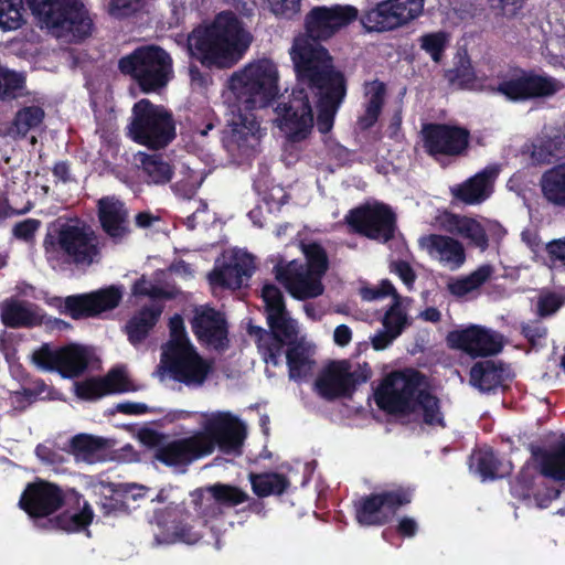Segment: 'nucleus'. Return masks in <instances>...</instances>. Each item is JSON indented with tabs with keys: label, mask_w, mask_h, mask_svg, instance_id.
<instances>
[{
	"label": "nucleus",
	"mask_w": 565,
	"mask_h": 565,
	"mask_svg": "<svg viewBox=\"0 0 565 565\" xmlns=\"http://www.w3.org/2000/svg\"><path fill=\"white\" fill-rule=\"evenodd\" d=\"M248 479L253 492L258 498L281 495L290 487L288 477L279 472H250Z\"/></svg>",
	"instance_id": "obj_37"
},
{
	"label": "nucleus",
	"mask_w": 565,
	"mask_h": 565,
	"mask_svg": "<svg viewBox=\"0 0 565 565\" xmlns=\"http://www.w3.org/2000/svg\"><path fill=\"white\" fill-rule=\"evenodd\" d=\"M140 168L148 184H166L171 181L174 168L162 154L140 153Z\"/></svg>",
	"instance_id": "obj_38"
},
{
	"label": "nucleus",
	"mask_w": 565,
	"mask_h": 565,
	"mask_svg": "<svg viewBox=\"0 0 565 565\" xmlns=\"http://www.w3.org/2000/svg\"><path fill=\"white\" fill-rule=\"evenodd\" d=\"M170 339L162 347L163 350H172L180 347L191 345V341L188 338L183 318L175 313L169 320Z\"/></svg>",
	"instance_id": "obj_57"
},
{
	"label": "nucleus",
	"mask_w": 565,
	"mask_h": 565,
	"mask_svg": "<svg viewBox=\"0 0 565 565\" xmlns=\"http://www.w3.org/2000/svg\"><path fill=\"white\" fill-rule=\"evenodd\" d=\"M191 504L199 519L212 516L216 512V504L212 493H209L207 487L198 488L191 493Z\"/></svg>",
	"instance_id": "obj_56"
},
{
	"label": "nucleus",
	"mask_w": 565,
	"mask_h": 565,
	"mask_svg": "<svg viewBox=\"0 0 565 565\" xmlns=\"http://www.w3.org/2000/svg\"><path fill=\"white\" fill-rule=\"evenodd\" d=\"M300 247L306 260L302 266L323 278L329 269V257L324 247L317 242H301Z\"/></svg>",
	"instance_id": "obj_46"
},
{
	"label": "nucleus",
	"mask_w": 565,
	"mask_h": 565,
	"mask_svg": "<svg viewBox=\"0 0 565 565\" xmlns=\"http://www.w3.org/2000/svg\"><path fill=\"white\" fill-rule=\"evenodd\" d=\"M278 82L277 65L267 57L249 63L228 78L235 97V103L228 105L231 118L224 137L228 147L245 150L253 147L250 140H258L259 122L253 110L273 104L279 95Z\"/></svg>",
	"instance_id": "obj_1"
},
{
	"label": "nucleus",
	"mask_w": 565,
	"mask_h": 565,
	"mask_svg": "<svg viewBox=\"0 0 565 565\" xmlns=\"http://www.w3.org/2000/svg\"><path fill=\"white\" fill-rule=\"evenodd\" d=\"M540 186L542 195L548 204L565 209V162L543 172Z\"/></svg>",
	"instance_id": "obj_33"
},
{
	"label": "nucleus",
	"mask_w": 565,
	"mask_h": 565,
	"mask_svg": "<svg viewBox=\"0 0 565 565\" xmlns=\"http://www.w3.org/2000/svg\"><path fill=\"white\" fill-rule=\"evenodd\" d=\"M535 472L532 468L523 467L510 481V493L527 507H532V493L536 487Z\"/></svg>",
	"instance_id": "obj_47"
},
{
	"label": "nucleus",
	"mask_w": 565,
	"mask_h": 565,
	"mask_svg": "<svg viewBox=\"0 0 565 565\" xmlns=\"http://www.w3.org/2000/svg\"><path fill=\"white\" fill-rule=\"evenodd\" d=\"M497 173L486 168L466 181L450 186L452 202L476 205L484 202L492 192V182Z\"/></svg>",
	"instance_id": "obj_26"
},
{
	"label": "nucleus",
	"mask_w": 565,
	"mask_h": 565,
	"mask_svg": "<svg viewBox=\"0 0 565 565\" xmlns=\"http://www.w3.org/2000/svg\"><path fill=\"white\" fill-rule=\"evenodd\" d=\"M446 343L449 349L465 352L472 359L492 356L503 349L502 335L479 324L449 331Z\"/></svg>",
	"instance_id": "obj_21"
},
{
	"label": "nucleus",
	"mask_w": 565,
	"mask_h": 565,
	"mask_svg": "<svg viewBox=\"0 0 565 565\" xmlns=\"http://www.w3.org/2000/svg\"><path fill=\"white\" fill-rule=\"evenodd\" d=\"M185 513V508L182 504L169 502L164 509H157L153 511V521L160 527H166L169 522L172 523V534L175 540L186 544H195L202 539V534L194 530L185 520L177 521V514Z\"/></svg>",
	"instance_id": "obj_28"
},
{
	"label": "nucleus",
	"mask_w": 565,
	"mask_h": 565,
	"mask_svg": "<svg viewBox=\"0 0 565 565\" xmlns=\"http://www.w3.org/2000/svg\"><path fill=\"white\" fill-rule=\"evenodd\" d=\"M354 514L356 522L362 526H382L391 522L377 492L354 502Z\"/></svg>",
	"instance_id": "obj_32"
},
{
	"label": "nucleus",
	"mask_w": 565,
	"mask_h": 565,
	"mask_svg": "<svg viewBox=\"0 0 565 565\" xmlns=\"http://www.w3.org/2000/svg\"><path fill=\"white\" fill-rule=\"evenodd\" d=\"M358 19L360 20L359 10L350 4L317 6L306 14L305 33L299 36H308L321 43Z\"/></svg>",
	"instance_id": "obj_18"
},
{
	"label": "nucleus",
	"mask_w": 565,
	"mask_h": 565,
	"mask_svg": "<svg viewBox=\"0 0 565 565\" xmlns=\"http://www.w3.org/2000/svg\"><path fill=\"white\" fill-rule=\"evenodd\" d=\"M191 327L198 341L213 348L216 351H224L228 348V326L224 313L212 307H205L195 311L191 320Z\"/></svg>",
	"instance_id": "obj_24"
},
{
	"label": "nucleus",
	"mask_w": 565,
	"mask_h": 565,
	"mask_svg": "<svg viewBox=\"0 0 565 565\" xmlns=\"http://www.w3.org/2000/svg\"><path fill=\"white\" fill-rule=\"evenodd\" d=\"M209 493H212L215 504L224 507H236L248 500V494L237 486L226 483H215L207 487Z\"/></svg>",
	"instance_id": "obj_50"
},
{
	"label": "nucleus",
	"mask_w": 565,
	"mask_h": 565,
	"mask_svg": "<svg viewBox=\"0 0 565 565\" xmlns=\"http://www.w3.org/2000/svg\"><path fill=\"white\" fill-rule=\"evenodd\" d=\"M425 7V0H382L364 10L360 22L366 32H388L408 25L418 19Z\"/></svg>",
	"instance_id": "obj_12"
},
{
	"label": "nucleus",
	"mask_w": 565,
	"mask_h": 565,
	"mask_svg": "<svg viewBox=\"0 0 565 565\" xmlns=\"http://www.w3.org/2000/svg\"><path fill=\"white\" fill-rule=\"evenodd\" d=\"M267 323L269 331H266L260 327H254L252 329L256 330V332L273 334L289 341H294L297 337V329L292 320L288 317L286 310L279 313H268Z\"/></svg>",
	"instance_id": "obj_48"
},
{
	"label": "nucleus",
	"mask_w": 565,
	"mask_h": 565,
	"mask_svg": "<svg viewBox=\"0 0 565 565\" xmlns=\"http://www.w3.org/2000/svg\"><path fill=\"white\" fill-rule=\"evenodd\" d=\"M34 363L45 371H56L64 379L81 376L88 367L89 355L84 347L70 344L51 349L43 344L33 354Z\"/></svg>",
	"instance_id": "obj_20"
},
{
	"label": "nucleus",
	"mask_w": 565,
	"mask_h": 565,
	"mask_svg": "<svg viewBox=\"0 0 565 565\" xmlns=\"http://www.w3.org/2000/svg\"><path fill=\"white\" fill-rule=\"evenodd\" d=\"M129 135L134 141L150 149L167 147L175 138V121L163 106L140 99L132 107Z\"/></svg>",
	"instance_id": "obj_9"
},
{
	"label": "nucleus",
	"mask_w": 565,
	"mask_h": 565,
	"mask_svg": "<svg viewBox=\"0 0 565 565\" xmlns=\"http://www.w3.org/2000/svg\"><path fill=\"white\" fill-rule=\"evenodd\" d=\"M76 395L85 401H95L109 395L102 377H89L76 384Z\"/></svg>",
	"instance_id": "obj_58"
},
{
	"label": "nucleus",
	"mask_w": 565,
	"mask_h": 565,
	"mask_svg": "<svg viewBox=\"0 0 565 565\" xmlns=\"http://www.w3.org/2000/svg\"><path fill=\"white\" fill-rule=\"evenodd\" d=\"M386 92L385 83L380 79L365 82L364 113L358 118V126L361 130H369L377 122L385 105Z\"/></svg>",
	"instance_id": "obj_30"
},
{
	"label": "nucleus",
	"mask_w": 565,
	"mask_h": 565,
	"mask_svg": "<svg viewBox=\"0 0 565 565\" xmlns=\"http://www.w3.org/2000/svg\"><path fill=\"white\" fill-rule=\"evenodd\" d=\"M252 34L232 11H222L207 25L195 28L188 38L191 56L203 66L230 68L248 50Z\"/></svg>",
	"instance_id": "obj_4"
},
{
	"label": "nucleus",
	"mask_w": 565,
	"mask_h": 565,
	"mask_svg": "<svg viewBox=\"0 0 565 565\" xmlns=\"http://www.w3.org/2000/svg\"><path fill=\"white\" fill-rule=\"evenodd\" d=\"M493 274V267L489 264L479 266L468 276L456 279L449 284V291L457 297H463L481 287Z\"/></svg>",
	"instance_id": "obj_45"
},
{
	"label": "nucleus",
	"mask_w": 565,
	"mask_h": 565,
	"mask_svg": "<svg viewBox=\"0 0 565 565\" xmlns=\"http://www.w3.org/2000/svg\"><path fill=\"white\" fill-rule=\"evenodd\" d=\"M24 3L58 36L71 35L79 42L92 34L93 20L82 0H0V29L11 31L22 25Z\"/></svg>",
	"instance_id": "obj_5"
},
{
	"label": "nucleus",
	"mask_w": 565,
	"mask_h": 565,
	"mask_svg": "<svg viewBox=\"0 0 565 565\" xmlns=\"http://www.w3.org/2000/svg\"><path fill=\"white\" fill-rule=\"evenodd\" d=\"M382 323L384 328L393 331L397 335L403 332L407 323V317L402 309L401 301H393L385 312Z\"/></svg>",
	"instance_id": "obj_61"
},
{
	"label": "nucleus",
	"mask_w": 565,
	"mask_h": 565,
	"mask_svg": "<svg viewBox=\"0 0 565 565\" xmlns=\"http://www.w3.org/2000/svg\"><path fill=\"white\" fill-rule=\"evenodd\" d=\"M344 220L354 233L380 243L393 239L397 230L396 214L390 205L380 202L354 207Z\"/></svg>",
	"instance_id": "obj_13"
},
{
	"label": "nucleus",
	"mask_w": 565,
	"mask_h": 565,
	"mask_svg": "<svg viewBox=\"0 0 565 565\" xmlns=\"http://www.w3.org/2000/svg\"><path fill=\"white\" fill-rule=\"evenodd\" d=\"M296 78L316 100L317 129L326 135L348 94V79L328 49L308 36H296L290 49Z\"/></svg>",
	"instance_id": "obj_2"
},
{
	"label": "nucleus",
	"mask_w": 565,
	"mask_h": 565,
	"mask_svg": "<svg viewBox=\"0 0 565 565\" xmlns=\"http://www.w3.org/2000/svg\"><path fill=\"white\" fill-rule=\"evenodd\" d=\"M268 11L284 21L295 20L300 15L302 0H263Z\"/></svg>",
	"instance_id": "obj_54"
},
{
	"label": "nucleus",
	"mask_w": 565,
	"mask_h": 565,
	"mask_svg": "<svg viewBox=\"0 0 565 565\" xmlns=\"http://www.w3.org/2000/svg\"><path fill=\"white\" fill-rule=\"evenodd\" d=\"M457 233L465 238L470 239L477 247L482 250L489 245V238L483 226L471 217L454 216Z\"/></svg>",
	"instance_id": "obj_51"
},
{
	"label": "nucleus",
	"mask_w": 565,
	"mask_h": 565,
	"mask_svg": "<svg viewBox=\"0 0 565 565\" xmlns=\"http://www.w3.org/2000/svg\"><path fill=\"white\" fill-rule=\"evenodd\" d=\"M45 117V113L40 106H24L19 109L9 128V132L12 136L25 137L28 132L39 127Z\"/></svg>",
	"instance_id": "obj_42"
},
{
	"label": "nucleus",
	"mask_w": 565,
	"mask_h": 565,
	"mask_svg": "<svg viewBox=\"0 0 565 565\" xmlns=\"http://www.w3.org/2000/svg\"><path fill=\"white\" fill-rule=\"evenodd\" d=\"M501 467L502 461L489 446L473 450L470 456V469L479 475L482 481L503 478Z\"/></svg>",
	"instance_id": "obj_36"
},
{
	"label": "nucleus",
	"mask_w": 565,
	"mask_h": 565,
	"mask_svg": "<svg viewBox=\"0 0 565 565\" xmlns=\"http://www.w3.org/2000/svg\"><path fill=\"white\" fill-rule=\"evenodd\" d=\"M25 78L23 75L4 70L0 66V99L17 98L19 93L24 88Z\"/></svg>",
	"instance_id": "obj_53"
},
{
	"label": "nucleus",
	"mask_w": 565,
	"mask_h": 565,
	"mask_svg": "<svg viewBox=\"0 0 565 565\" xmlns=\"http://www.w3.org/2000/svg\"><path fill=\"white\" fill-rule=\"evenodd\" d=\"M118 68L130 76L143 93L167 86L173 72L170 54L158 45L137 47L118 61Z\"/></svg>",
	"instance_id": "obj_8"
},
{
	"label": "nucleus",
	"mask_w": 565,
	"mask_h": 565,
	"mask_svg": "<svg viewBox=\"0 0 565 565\" xmlns=\"http://www.w3.org/2000/svg\"><path fill=\"white\" fill-rule=\"evenodd\" d=\"M533 457L540 466L542 476L555 481H565V443L550 449L536 448Z\"/></svg>",
	"instance_id": "obj_31"
},
{
	"label": "nucleus",
	"mask_w": 565,
	"mask_h": 565,
	"mask_svg": "<svg viewBox=\"0 0 565 565\" xmlns=\"http://www.w3.org/2000/svg\"><path fill=\"white\" fill-rule=\"evenodd\" d=\"M246 438L243 422L227 412L212 414L202 429L191 436L170 439L153 452V459L168 468L185 472L194 461L207 457L216 448L226 455H241Z\"/></svg>",
	"instance_id": "obj_3"
},
{
	"label": "nucleus",
	"mask_w": 565,
	"mask_h": 565,
	"mask_svg": "<svg viewBox=\"0 0 565 565\" xmlns=\"http://www.w3.org/2000/svg\"><path fill=\"white\" fill-rule=\"evenodd\" d=\"M427 249L433 253L436 252L440 255V259L460 267L466 260V253L463 245L446 235L430 234L426 238Z\"/></svg>",
	"instance_id": "obj_35"
},
{
	"label": "nucleus",
	"mask_w": 565,
	"mask_h": 565,
	"mask_svg": "<svg viewBox=\"0 0 565 565\" xmlns=\"http://www.w3.org/2000/svg\"><path fill=\"white\" fill-rule=\"evenodd\" d=\"M445 78L450 84H457L460 87L472 85L476 81V74L468 56L460 57L455 67L445 71Z\"/></svg>",
	"instance_id": "obj_52"
},
{
	"label": "nucleus",
	"mask_w": 565,
	"mask_h": 565,
	"mask_svg": "<svg viewBox=\"0 0 565 565\" xmlns=\"http://www.w3.org/2000/svg\"><path fill=\"white\" fill-rule=\"evenodd\" d=\"M369 363L353 367L349 360H332L319 372L315 381V391L326 401L351 398L356 388L372 377Z\"/></svg>",
	"instance_id": "obj_10"
},
{
	"label": "nucleus",
	"mask_w": 565,
	"mask_h": 565,
	"mask_svg": "<svg viewBox=\"0 0 565 565\" xmlns=\"http://www.w3.org/2000/svg\"><path fill=\"white\" fill-rule=\"evenodd\" d=\"M145 0H110L109 13L115 18H127L140 11Z\"/></svg>",
	"instance_id": "obj_64"
},
{
	"label": "nucleus",
	"mask_w": 565,
	"mask_h": 565,
	"mask_svg": "<svg viewBox=\"0 0 565 565\" xmlns=\"http://www.w3.org/2000/svg\"><path fill=\"white\" fill-rule=\"evenodd\" d=\"M102 380L105 383L106 390L109 391V395L135 391L125 369L121 366L111 369Z\"/></svg>",
	"instance_id": "obj_60"
},
{
	"label": "nucleus",
	"mask_w": 565,
	"mask_h": 565,
	"mask_svg": "<svg viewBox=\"0 0 565 565\" xmlns=\"http://www.w3.org/2000/svg\"><path fill=\"white\" fill-rule=\"evenodd\" d=\"M262 298L265 302L266 313H279L286 310L281 290L274 284H266L262 289Z\"/></svg>",
	"instance_id": "obj_62"
},
{
	"label": "nucleus",
	"mask_w": 565,
	"mask_h": 565,
	"mask_svg": "<svg viewBox=\"0 0 565 565\" xmlns=\"http://www.w3.org/2000/svg\"><path fill=\"white\" fill-rule=\"evenodd\" d=\"M94 519V511L87 501L77 511L70 509L56 513L43 523V531H64L67 533L87 530Z\"/></svg>",
	"instance_id": "obj_29"
},
{
	"label": "nucleus",
	"mask_w": 565,
	"mask_h": 565,
	"mask_svg": "<svg viewBox=\"0 0 565 565\" xmlns=\"http://www.w3.org/2000/svg\"><path fill=\"white\" fill-rule=\"evenodd\" d=\"M161 363L170 376L188 386L202 385L212 372V362L203 359L193 344L163 350Z\"/></svg>",
	"instance_id": "obj_17"
},
{
	"label": "nucleus",
	"mask_w": 565,
	"mask_h": 565,
	"mask_svg": "<svg viewBox=\"0 0 565 565\" xmlns=\"http://www.w3.org/2000/svg\"><path fill=\"white\" fill-rule=\"evenodd\" d=\"M537 164H547L565 157V135L561 132L542 134L533 143L531 153Z\"/></svg>",
	"instance_id": "obj_34"
},
{
	"label": "nucleus",
	"mask_w": 565,
	"mask_h": 565,
	"mask_svg": "<svg viewBox=\"0 0 565 565\" xmlns=\"http://www.w3.org/2000/svg\"><path fill=\"white\" fill-rule=\"evenodd\" d=\"M279 128L290 142L306 140L313 128V111L307 90L301 87L292 89L286 102L276 107Z\"/></svg>",
	"instance_id": "obj_15"
},
{
	"label": "nucleus",
	"mask_w": 565,
	"mask_h": 565,
	"mask_svg": "<svg viewBox=\"0 0 565 565\" xmlns=\"http://www.w3.org/2000/svg\"><path fill=\"white\" fill-rule=\"evenodd\" d=\"M377 494L392 521L401 508L412 503L415 488L409 484H392L390 488L379 491Z\"/></svg>",
	"instance_id": "obj_41"
},
{
	"label": "nucleus",
	"mask_w": 565,
	"mask_h": 565,
	"mask_svg": "<svg viewBox=\"0 0 565 565\" xmlns=\"http://www.w3.org/2000/svg\"><path fill=\"white\" fill-rule=\"evenodd\" d=\"M99 510L105 518H108L128 514L131 509L125 497H122V492L115 490L111 495H106L102 499Z\"/></svg>",
	"instance_id": "obj_59"
},
{
	"label": "nucleus",
	"mask_w": 565,
	"mask_h": 565,
	"mask_svg": "<svg viewBox=\"0 0 565 565\" xmlns=\"http://www.w3.org/2000/svg\"><path fill=\"white\" fill-rule=\"evenodd\" d=\"M418 41L420 49L429 54L434 62H440L448 41L445 32L439 31L426 33L423 34Z\"/></svg>",
	"instance_id": "obj_55"
},
{
	"label": "nucleus",
	"mask_w": 565,
	"mask_h": 565,
	"mask_svg": "<svg viewBox=\"0 0 565 565\" xmlns=\"http://www.w3.org/2000/svg\"><path fill=\"white\" fill-rule=\"evenodd\" d=\"M65 504L64 490L56 483L36 478L22 491L18 507L43 530V523L53 518Z\"/></svg>",
	"instance_id": "obj_14"
},
{
	"label": "nucleus",
	"mask_w": 565,
	"mask_h": 565,
	"mask_svg": "<svg viewBox=\"0 0 565 565\" xmlns=\"http://www.w3.org/2000/svg\"><path fill=\"white\" fill-rule=\"evenodd\" d=\"M71 452L77 458L94 462L108 449V440L87 434L75 435L70 441Z\"/></svg>",
	"instance_id": "obj_39"
},
{
	"label": "nucleus",
	"mask_w": 565,
	"mask_h": 565,
	"mask_svg": "<svg viewBox=\"0 0 565 565\" xmlns=\"http://www.w3.org/2000/svg\"><path fill=\"white\" fill-rule=\"evenodd\" d=\"M231 264H226L223 267L215 269L211 275V282L226 287V288H239L243 282L241 276H236L235 271L230 270Z\"/></svg>",
	"instance_id": "obj_63"
},
{
	"label": "nucleus",
	"mask_w": 565,
	"mask_h": 565,
	"mask_svg": "<svg viewBox=\"0 0 565 565\" xmlns=\"http://www.w3.org/2000/svg\"><path fill=\"white\" fill-rule=\"evenodd\" d=\"M288 373L291 380L305 379L312 369L313 361L310 360L306 348L301 343L292 342L286 351Z\"/></svg>",
	"instance_id": "obj_44"
},
{
	"label": "nucleus",
	"mask_w": 565,
	"mask_h": 565,
	"mask_svg": "<svg viewBox=\"0 0 565 565\" xmlns=\"http://www.w3.org/2000/svg\"><path fill=\"white\" fill-rule=\"evenodd\" d=\"M565 88L557 78L533 70L515 67L500 76L495 90L513 103L550 98Z\"/></svg>",
	"instance_id": "obj_11"
},
{
	"label": "nucleus",
	"mask_w": 565,
	"mask_h": 565,
	"mask_svg": "<svg viewBox=\"0 0 565 565\" xmlns=\"http://www.w3.org/2000/svg\"><path fill=\"white\" fill-rule=\"evenodd\" d=\"M276 280L298 300H306L319 297L324 291L322 277L307 270L302 263L294 259L285 262L280 259L274 266Z\"/></svg>",
	"instance_id": "obj_22"
},
{
	"label": "nucleus",
	"mask_w": 565,
	"mask_h": 565,
	"mask_svg": "<svg viewBox=\"0 0 565 565\" xmlns=\"http://www.w3.org/2000/svg\"><path fill=\"white\" fill-rule=\"evenodd\" d=\"M509 375V367L504 363L484 360L471 366L469 382L481 393H494L504 385Z\"/></svg>",
	"instance_id": "obj_27"
},
{
	"label": "nucleus",
	"mask_w": 565,
	"mask_h": 565,
	"mask_svg": "<svg viewBox=\"0 0 565 565\" xmlns=\"http://www.w3.org/2000/svg\"><path fill=\"white\" fill-rule=\"evenodd\" d=\"M423 381V374L416 370L391 374L377 394L379 407L392 415L422 411L424 424L445 427L440 401L429 391L420 388Z\"/></svg>",
	"instance_id": "obj_6"
},
{
	"label": "nucleus",
	"mask_w": 565,
	"mask_h": 565,
	"mask_svg": "<svg viewBox=\"0 0 565 565\" xmlns=\"http://www.w3.org/2000/svg\"><path fill=\"white\" fill-rule=\"evenodd\" d=\"M97 217L104 233L114 243L121 242L129 233V211L115 195H106L97 201Z\"/></svg>",
	"instance_id": "obj_25"
},
{
	"label": "nucleus",
	"mask_w": 565,
	"mask_h": 565,
	"mask_svg": "<svg viewBox=\"0 0 565 565\" xmlns=\"http://www.w3.org/2000/svg\"><path fill=\"white\" fill-rule=\"evenodd\" d=\"M276 280L298 300H306L319 297L324 291L322 277L307 270L302 263L294 259L285 262L280 259L274 266Z\"/></svg>",
	"instance_id": "obj_23"
},
{
	"label": "nucleus",
	"mask_w": 565,
	"mask_h": 565,
	"mask_svg": "<svg viewBox=\"0 0 565 565\" xmlns=\"http://www.w3.org/2000/svg\"><path fill=\"white\" fill-rule=\"evenodd\" d=\"M34 320V313L23 301L10 299L1 307V321L8 328L31 327Z\"/></svg>",
	"instance_id": "obj_43"
},
{
	"label": "nucleus",
	"mask_w": 565,
	"mask_h": 565,
	"mask_svg": "<svg viewBox=\"0 0 565 565\" xmlns=\"http://www.w3.org/2000/svg\"><path fill=\"white\" fill-rule=\"evenodd\" d=\"M425 152L437 158L466 156L470 146V131L458 125L428 122L422 128Z\"/></svg>",
	"instance_id": "obj_19"
},
{
	"label": "nucleus",
	"mask_w": 565,
	"mask_h": 565,
	"mask_svg": "<svg viewBox=\"0 0 565 565\" xmlns=\"http://www.w3.org/2000/svg\"><path fill=\"white\" fill-rule=\"evenodd\" d=\"M43 247L49 262L77 268L89 267L98 263L102 256L98 234L79 220L54 226L45 235Z\"/></svg>",
	"instance_id": "obj_7"
},
{
	"label": "nucleus",
	"mask_w": 565,
	"mask_h": 565,
	"mask_svg": "<svg viewBox=\"0 0 565 565\" xmlns=\"http://www.w3.org/2000/svg\"><path fill=\"white\" fill-rule=\"evenodd\" d=\"M161 311L154 308H143L126 324V333L131 344L141 343L157 324Z\"/></svg>",
	"instance_id": "obj_40"
},
{
	"label": "nucleus",
	"mask_w": 565,
	"mask_h": 565,
	"mask_svg": "<svg viewBox=\"0 0 565 565\" xmlns=\"http://www.w3.org/2000/svg\"><path fill=\"white\" fill-rule=\"evenodd\" d=\"M250 332H254L258 339H257V345L259 351L264 355V360L266 363H271L273 365H278L280 356L282 355L284 348L287 343H292L294 341H289L279 337H275L273 334H265L263 332H256V330H253Z\"/></svg>",
	"instance_id": "obj_49"
},
{
	"label": "nucleus",
	"mask_w": 565,
	"mask_h": 565,
	"mask_svg": "<svg viewBox=\"0 0 565 565\" xmlns=\"http://www.w3.org/2000/svg\"><path fill=\"white\" fill-rule=\"evenodd\" d=\"M122 298L121 290L116 286H109L87 294L71 295L65 298L54 297L52 305L62 315L70 316L73 320L94 318L105 311L118 307Z\"/></svg>",
	"instance_id": "obj_16"
}]
</instances>
